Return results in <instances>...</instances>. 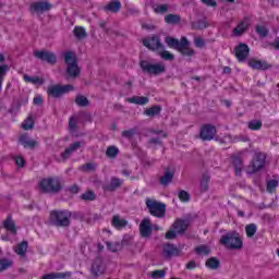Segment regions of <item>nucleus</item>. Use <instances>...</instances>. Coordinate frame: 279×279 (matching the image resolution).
<instances>
[{
  "label": "nucleus",
  "instance_id": "1",
  "mask_svg": "<svg viewBox=\"0 0 279 279\" xmlns=\"http://www.w3.org/2000/svg\"><path fill=\"white\" fill-rule=\"evenodd\" d=\"M165 40L168 47L175 49L179 51V53H181V56H187V58H191L195 53V50L191 48V43H189L186 37H182L181 40H178L168 36Z\"/></svg>",
  "mask_w": 279,
  "mask_h": 279
},
{
  "label": "nucleus",
  "instance_id": "2",
  "mask_svg": "<svg viewBox=\"0 0 279 279\" xmlns=\"http://www.w3.org/2000/svg\"><path fill=\"white\" fill-rule=\"evenodd\" d=\"M71 211L52 210L50 213V223L56 228H69L71 226Z\"/></svg>",
  "mask_w": 279,
  "mask_h": 279
},
{
  "label": "nucleus",
  "instance_id": "3",
  "mask_svg": "<svg viewBox=\"0 0 279 279\" xmlns=\"http://www.w3.org/2000/svg\"><path fill=\"white\" fill-rule=\"evenodd\" d=\"M220 244L227 247V250H241L243 247V240L239 235V232H229L221 236Z\"/></svg>",
  "mask_w": 279,
  "mask_h": 279
},
{
  "label": "nucleus",
  "instance_id": "4",
  "mask_svg": "<svg viewBox=\"0 0 279 279\" xmlns=\"http://www.w3.org/2000/svg\"><path fill=\"white\" fill-rule=\"evenodd\" d=\"M41 193H60L62 184L58 178L43 179L38 184Z\"/></svg>",
  "mask_w": 279,
  "mask_h": 279
},
{
  "label": "nucleus",
  "instance_id": "5",
  "mask_svg": "<svg viewBox=\"0 0 279 279\" xmlns=\"http://www.w3.org/2000/svg\"><path fill=\"white\" fill-rule=\"evenodd\" d=\"M146 207L153 217L162 219L167 213V205L156 199L146 198Z\"/></svg>",
  "mask_w": 279,
  "mask_h": 279
},
{
  "label": "nucleus",
  "instance_id": "6",
  "mask_svg": "<svg viewBox=\"0 0 279 279\" xmlns=\"http://www.w3.org/2000/svg\"><path fill=\"white\" fill-rule=\"evenodd\" d=\"M140 66L143 73H148V75H160L167 71V68L162 63H149V61H141Z\"/></svg>",
  "mask_w": 279,
  "mask_h": 279
},
{
  "label": "nucleus",
  "instance_id": "7",
  "mask_svg": "<svg viewBox=\"0 0 279 279\" xmlns=\"http://www.w3.org/2000/svg\"><path fill=\"white\" fill-rule=\"evenodd\" d=\"M73 88V85H50L47 88V95L53 97V99H60V97L66 95V93H71Z\"/></svg>",
  "mask_w": 279,
  "mask_h": 279
},
{
  "label": "nucleus",
  "instance_id": "8",
  "mask_svg": "<svg viewBox=\"0 0 279 279\" xmlns=\"http://www.w3.org/2000/svg\"><path fill=\"white\" fill-rule=\"evenodd\" d=\"M266 160L267 155H265V153H255L253 160L247 168L248 173H256L260 171V169H264Z\"/></svg>",
  "mask_w": 279,
  "mask_h": 279
},
{
  "label": "nucleus",
  "instance_id": "9",
  "mask_svg": "<svg viewBox=\"0 0 279 279\" xmlns=\"http://www.w3.org/2000/svg\"><path fill=\"white\" fill-rule=\"evenodd\" d=\"M143 45L150 51H163L165 46L160 43V37L158 35H153L151 37H147L143 39Z\"/></svg>",
  "mask_w": 279,
  "mask_h": 279
},
{
  "label": "nucleus",
  "instance_id": "10",
  "mask_svg": "<svg viewBox=\"0 0 279 279\" xmlns=\"http://www.w3.org/2000/svg\"><path fill=\"white\" fill-rule=\"evenodd\" d=\"M33 56H35L38 60H41V62H47L48 64H56L58 62V57H56V53L49 50H35Z\"/></svg>",
  "mask_w": 279,
  "mask_h": 279
},
{
  "label": "nucleus",
  "instance_id": "11",
  "mask_svg": "<svg viewBox=\"0 0 279 279\" xmlns=\"http://www.w3.org/2000/svg\"><path fill=\"white\" fill-rule=\"evenodd\" d=\"M53 5L47 1L33 2L29 7L31 14H45V12H49Z\"/></svg>",
  "mask_w": 279,
  "mask_h": 279
},
{
  "label": "nucleus",
  "instance_id": "12",
  "mask_svg": "<svg viewBox=\"0 0 279 279\" xmlns=\"http://www.w3.org/2000/svg\"><path fill=\"white\" fill-rule=\"evenodd\" d=\"M217 134V128L213 124H205L201 128L199 136L202 141H213Z\"/></svg>",
  "mask_w": 279,
  "mask_h": 279
},
{
  "label": "nucleus",
  "instance_id": "13",
  "mask_svg": "<svg viewBox=\"0 0 279 279\" xmlns=\"http://www.w3.org/2000/svg\"><path fill=\"white\" fill-rule=\"evenodd\" d=\"M247 56H250V47L247 44H240L235 47V58L239 62H245V60H247Z\"/></svg>",
  "mask_w": 279,
  "mask_h": 279
},
{
  "label": "nucleus",
  "instance_id": "14",
  "mask_svg": "<svg viewBox=\"0 0 279 279\" xmlns=\"http://www.w3.org/2000/svg\"><path fill=\"white\" fill-rule=\"evenodd\" d=\"M105 271L106 268L104 267V259L101 257H96L92 264L90 272L97 278L102 276Z\"/></svg>",
  "mask_w": 279,
  "mask_h": 279
},
{
  "label": "nucleus",
  "instance_id": "15",
  "mask_svg": "<svg viewBox=\"0 0 279 279\" xmlns=\"http://www.w3.org/2000/svg\"><path fill=\"white\" fill-rule=\"evenodd\" d=\"M122 185H123V180L117 177H112L109 183L102 185V189L108 193H114V191H117V189H121Z\"/></svg>",
  "mask_w": 279,
  "mask_h": 279
},
{
  "label": "nucleus",
  "instance_id": "16",
  "mask_svg": "<svg viewBox=\"0 0 279 279\" xmlns=\"http://www.w3.org/2000/svg\"><path fill=\"white\" fill-rule=\"evenodd\" d=\"M140 232L144 239H149L151 236V220L149 218H144L140 225Z\"/></svg>",
  "mask_w": 279,
  "mask_h": 279
},
{
  "label": "nucleus",
  "instance_id": "17",
  "mask_svg": "<svg viewBox=\"0 0 279 279\" xmlns=\"http://www.w3.org/2000/svg\"><path fill=\"white\" fill-rule=\"evenodd\" d=\"M248 66H251V69H255L256 71H267V69H271V64H269L267 61L256 59L250 60Z\"/></svg>",
  "mask_w": 279,
  "mask_h": 279
},
{
  "label": "nucleus",
  "instance_id": "18",
  "mask_svg": "<svg viewBox=\"0 0 279 279\" xmlns=\"http://www.w3.org/2000/svg\"><path fill=\"white\" fill-rule=\"evenodd\" d=\"M172 228L178 234H184L186 230H189V220L177 219L173 222Z\"/></svg>",
  "mask_w": 279,
  "mask_h": 279
},
{
  "label": "nucleus",
  "instance_id": "19",
  "mask_svg": "<svg viewBox=\"0 0 279 279\" xmlns=\"http://www.w3.org/2000/svg\"><path fill=\"white\" fill-rule=\"evenodd\" d=\"M82 147V142H74L72 145H70L61 154V157L66 160L71 158V154L77 151Z\"/></svg>",
  "mask_w": 279,
  "mask_h": 279
},
{
  "label": "nucleus",
  "instance_id": "20",
  "mask_svg": "<svg viewBox=\"0 0 279 279\" xmlns=\"http://www.w3.org/2000/svg\"><path fill=\"white\" fill-rule=\"evenodd\" d=\"M180 254V250L175 247L173 244L163 245V256L165 258H171L172 256H178Z\"/></svg>",
  "mask_w": 279,
  "mask_h": 279
},
{
  "label": "nucleus",
  "instance_id": "21",
  "mask_svg": "<svg viewBox=\"0 0 279 279\" xmlns=\"http://www.w3.org/2000/svg\"><path fill=\"white\" fill-rule=\"evenodd\" d=\"M105 12H111L112 14H117L121 12V1L119 0H111L105 8Z\"/></svg>",
  "mask_w": 279,
  "mask_h": 279
},
{
  "label": "nucleus",
  "instance_id": "22",
  "mask_svg": "<svg viewBox=\"0 0 279 279\" xmlns=\"http://www.w3.org/2000/svg\"><path fill=\"white\" fill-rule=\"evenodd\" d=\"M172 180H173V172L169 168H166L163 175L160 177L159 179V183L161 184V186H168V184H171Z\"/></svg>",
  "mask_w": 279,
  "mask_h": 279
},
{
  "label": "nucleus",
  "instance_id": "23",
  "mask_svg": "<svg viewBox=\"0 0 279 279\" xmlns=\"http://www.w3.org/2000/svg\"><path fill=\"white\" fill-rule=\"evenodd\" d=\"M20 143L23 145V147L28 149H34V147L38 146V142L36 140L29 138L27 135H22L20 137Z\"/></svg>",
  "mask_w": 279,
  "mask_h": 279
},
{
  "label": "nucleus",
  "instance_id": "24",
  "mask_svg": "<svg viewBox=\"0 0 279 279\" xmlns=\"http://www.w3.org/2000/svg\"><path fill=\"white\" fill-rule=\"evenodd\" d=\"M71 276H73V272L71 271L51 272V274L45 275L43 279H65V278H71Z\"/></svg>",
  "mask_w": 279,
  "mask_h": 279
},
{
  "label": "nucleus",
  "instance_id": "25",
  "mask_svg": "<svg viewBox=\"0 0 279 279\" xmlns=\"http://www.w3.org/2000/svg\"><path fill=\"white\" fill-rule=\"evenodd\" d=\"M151 10L155 12V14H167L169 12V9L171 5L169 4H158V3H151L150 4Z\"/></svg>",
  "mask_w": 279,
  "mask_h": 279
},
{
  "label": "nucleus",
  "instance_id": "26",
  "mask_svg": "<svg viewBox=\"0 0 279 279\" xmlns=\"http://www.w3.org/2000/svg\"><path fill=\"white\" fill-rule=\"evenodd\" d=\"M126 101L129 104H136V106H146V104H149V98L145 96H133L128 98Z\"/></svg>",
  "mask_w": 279,
  "mask_h": 279
},
{
  "label": "nucleus",
  "instance_id": "27",
  "mask_svg": "<svg viewBox=\"0 0 279 279\" xmlns=\"http://www.w3.org/2000/svg\"><path fill=\"white\" fill-rule=\"evenodd\" d=\"M233 167L235 169V175H240L241 171H243V159L240 156H232Z\"/></svg>",
  "mask_w": 279,
  "mask_h": 279
},
{
  "label": "nucleus",
  "instance_id": "28",
  "mask_svg": "<svg viewBox=\"0 0 279 279\" xmlns=\"http://www.w3.org/2000/svg\"><path fill=\"white\" fill-rule=\"evenodd\" d=\"M63 58L66 66H70L72 64H77V57H75V52L73 51L63 52Z\"/></svg>",
  "mask_w": 279,
  "mask_h": 279
},
{
  "label": "nucleus",
  "instance_id": "29",
  "mask_svg": "<svg viewBox=\"0 0 279 279\" xmlns=\"http://www.w3.org/2000/svg\"><path fill=\"white\" fill-rule=\"evenodd\" d=\"M65 75L66 77H73V78L77 77L80 75V66L77 65V63L68 65L65 70Z\"/></svg>",
  "mask_w": 279,
  "mask_h": 279
},
{
  "label": "nucleus",
  "instance_id": "30",
  "mask_svg": "<svg viewBox=\"0 0 279 279\" xmlns=\"http://www.w3.org/2000/svg\"><path fill=\"white\" fill-rule=\"evenodd\" d=\"M27 247H29L27 241H22L14 247V252L19 256H25V254H27Z\"/></svg>",
  "mask_w": 279,
  "mask_h": 279
},
{
  "label": "nucleus",
  "instance_id": "31",
  "mask_svg": "<svg viewBox=\"0 0 279 279\" xmlns=\"http://www.w3.org/2000/svg\"><path fill=\"white\" fill-rule=\"evenodd\" d=\"M111 223L113 228H117V230H122V228H125L128 226V220L121 219L119 216H113Z\"/></svg>",
  "mask_w": 279,
  "mask_h": 279
},
{
  "label": "nucleus",
  "instance_id": "32",
  "mask_svg": "<svg viewBox=\"0 0 279 279\" xmlns=\"http://www.w3.org/2000/svg\"><path fill=\"white\" fill-rule=\"evenodd\" d=\"M3 226H4L5 230L11 232V234H16V225L14 223V220H12V217L9 216L4 220Z\"/></svg>",
  "mask_w": 279,
  "mask_h": 279
},
{
  "label": "nucleus",
  "instance_id": "33",
  "mask_svg": "<svg viewBox=\"0 0 279 279\" xmlns=\"http://www.w3.org/2000/svg\"><path fill=\"white\" fill-rule=\"evenodd\" d=\"M182 21V17L178 14H168L165 16V22L168 23V25H178Z\"/></svg>",
  "mask_w": 279,
  "mask_h": 279
},
{
  "label": "nucleus",
  "instance_id": "34",
  "mask_svg": "<svg viewBox=\"0 0 279 279\" xmlns=\"http://www.w3.org/2000/svg\"><path fill=\"white\" fill-rule=\"evenodd\" d=\"M248 24L245 22H241L238 26L233 29L234 36H243L245 32H247Z\"/></svg>",
  "mask_w": 279,
  "mask_h": 279
},
{
  "label": "nucleus",
  "instance_id": "35",
  "mask_svg": "<svg viewBox=\"0 0 279 279\" xmlns=\"http://www.w3.org/2000/svg\"><path fill=\"white\" fill-rule=\"evenodd\" d=\"M73 34H74L75 38H77V40H84V38H86V36H87L86 28H84L82 26H75Z\"/></svg>",
  "mask_w": 279,
  "mask_h": 279
},
{
  "label": "nucleus",
  "instance_id": "36",
  "mask_svg": "<svg viewBox=\"0 0 279 279\" xmlns=\"http://www.w3.org/2000/svg\"><path fill=\"white\" fill-rule=\"evenodd\" d=\"M205 265L208 269H219V267H221V262H219L217 257H210L206 260Z\"/></svg>",
  "mask_w": 279,
  "mask_h": 279
},
{
  "label": "nucleus",
  "instance_id": "37",
  "mask_svg": "<svg viewBox=\"0 0 279 279\" xmlns=\"http://www.w3.org/2000/svg\"><path fill=\"white\" fill-rule=\"evenodd\" d=\"M161 110H162V107L153 106V107L146 109L144 111V114H146V117H156L157 114H160Z\"/></svg>",
  "mask_w": 279,
  "mask_h": 279
},
{
  "label": "nucleus",
  "instance_id": "38",
  "mask_svg": "<svg viewBox=\"0 0 279 279\" xmlns=\"http://www.w3.org/2000/svg\"><path fill=\"white\" fill-rule=\"evenodd\" d=\"M107 250L110 252H121L123 250V244L121 242H106Z\"/></svg>",
  "mask_w": 279,
  "mask_h": 279
},
{
  "label": "nucleus",
  "instance_id": "39",
  "mask_svg": "<svg viewBox=\"0 0 279 279\" xmlns=\"http://www.w3.org/2000/svg\"><path fill=\"white\" fill-rule=\"evenodd\" d=\"M75 104H76V106H80L81 108H86V106H88L90 104V101L88 100V98H86V96L78 95L75 98Z\"/></svg>",
  "mask_w": 279,
  "mask_h": 279
},
{
  "label": "nucleus",
  "instance_id": "40",
  "mask_svg": "<svg viewBox=\"0 0 279 279\" xmlns=\"http://www.w3.org/2000/svg\"><path fill=\"white\" fill-rule=\"evenodd\" d=\"M248 130L258 131L263 128V121L260 120H251L247 122Z\"/></svg>",
  "mask_w": 279,
  "mask_h": 279
},
{
  "label": "nucleus",
  "instance_id": "41",
  "mask_svg": "<svg viewBox=\"0 0 279 279\" xmlns=\"http://www.w3.org/2000/svg\"><path fill=\"white\" fill-rule=\"evenodd\" d=\"M258 230V227H256L255 223H250L245 227L246 236L248 239H252L254 234H256V231Z\"/></svg>",
  "mask_w": 279,
  "mask_h": 279
},
{
  "label": "nucleus",
  "instance_id": "42",
  "mask_svg": "<svg viewBox=\"0 0 279 279\" xmlns=\"http://www.w3.org/2000/svg\"><path fill=\"white\" fill-rule=\"evenodd\" d=\"M81 199L84 202H95V199H97V195L93 191H87L81 195Z\"/></svg>",
  "mask_w": 279,
  "mask_h": 279
},
{
  "label": "nucleus",
  "instance_id": "43",
  "mask_svg": "<svg viewBox=\"0 0 279 279\" xmlns=\"http://www.w3.org/2000/svg\"><path fill=\"white\" fill-rule=\"evenodd\" d=\"M208 182H210V177H208V174H204L201 179L202 193H206V191H208Z\"/></svg>",
  "mask_w": 279,
  "mask_h": 279
},
{
  "label": "nucleus",
  "instance_id": "44",
  "mask_svg": "<svg viewBox=\"0 0 279 279\" xmlns=\"http://www.w3.org/2000/svg\"><path fill=\"white\" fill-rule=\"evenodd\" d=\"M24 81L28 82L29 84H44L45 81H43V78L38 77V76H29L27 74L24 75Z\"/></svg>",
  "mask_w": 279,
  "mask_h": 279
},
{
  "label": "nucleus",
  "instance_id": "45",
  "mask_svg": "<svg viewBox=\"0 0 279 279\" xmlns=\"http://www.w3.org/2000/svg\"><path fill=\"white\" fill-rule=\"evenodd\" d=\"M8 71H10V65L8 64L0 65V86H2L3 80H5V76L8 75Z\"/></svg>",
  "mask_w": 279,
  "mask_h": 279
},
{
  "label": "nucleus",
  "instance_id": "46",
  "mask_svg": "<svg viewBox=\"0 0 279 279\" xmlns=\"http://www.w3.org/2000/svg\"><path fill=\"white\" fill-rule=\"evenodd\" d=\"M106 156L108 158H117L119 156V148L117 146H109L106 150Z\"/></svg>",
  "mask_w": 279,
  "mask_h": 279
},
{
  "label": "nucleus",
  "instance_id": "47",
  "mask_svg": "<svg viewBox=\"0 0 279 279\" xmlns=\"http://www.w3.org/2000/svg\"><path fill=\"white\" fill-rule=\"evenodd\" d=\"M255 32L258 34V36H260V38H267V36H269V29H267L265 26L257 25L255 27Z\"/></svg>",
  "mask_w": 279,
  "mask_h": 279
},
{
  "label": "nucleus",
  "instance_id": "48",
  "mask_svg": "<svg viewBox=\"0 0 279 279\" xmlns=\"http://www.w3.org/2000/svg\"><path fill=\"white\" fill-rule=\"evenodd\" d=\"M278 184H279L278 180L272 179V180L268 181L266 191L268 193H274V191H276V189H278Z\"/></svg>",
  "mask_w": 279,
  "mask_h": 279
},
{
  "label": "nucleus",
  "instance_id": "49",
  "mask_svg": "<svg viewBox=\"0 0 279 279\" xmlns=\"http://www.w3.org/2000/svg\"><path fill=\"white\" fill-rule=\"evenodd\" d=\"M11 266H12V260H10L8 258H1L0 259V274H1V271H5V269H10Z\"/></svg>",
  "mask_w": 279,
  "mask_h": 279
},
{
  "label": "nucleus",
  "instance_id": "50",
  "mask_svg": "<svg viewBox=\"0 0 279 279\" xmlns=\"http://www.w3.org/2000/svg\"><path fill=\"white\" fill-rule=\"evenodd\" d=\"M23 130H34V118L29 116L22 124Z\"/></svg>",
  "mask_w": 279,
  "mask_h": 279
},
{
  "label": "nucleus",
  "instance_id": "51",
  "mask_svg": "<svg viewBox=\"0 0 279 279\" xmlns=\"http://www.w3.org/2000/svg\"><path fill=\"white\" fill-rule=\"evenodd\" d=\"M195 252L197 254H203V256H208V254H210V248L206 245H199L196 246Z\"/></svg>",
  "mask_w": 279,
  "mask_h": 279
},
{
  "label": "nucleus",
  "instance_id": "52",
  "mask_svg": "<svg viewBox=\"0 0 279 279\" xmlns=\"http://www.w3.org/2000/svg\"><path fill=\"white\" fill-rule=\"evenodd\" d=\"M134 134H136V130L134 129L122 131L121 133L122 138H128V141H132V138H134Z\"/></svg>",
  "mask_w": 279,
  "mask_h": 279
},
{
  "label": "nucleus",
  "instance_id": "53",
  "mask_svg": "<svg viewBox=\"0 0 279 279\" xmlns=\"http://www.w3.org/2000/svg\"><path fill=\"white\" fill-rule=\"evenodd\" d=\"M159 54L162 58V60H169V61L175 60V56H173V53H171L167 50H161V52Z\"/></svg>",
  "mask_w": 279,
  "mask_h": 279
},
{
  "label": "nucleus",
  "instance_id": "54",
  "mask_svg": "<svg viewBox=\"0 0 279 279\" xmlns=\"http://www.w3.org/2000/svg\"><path fill=\"white\" fill-rule=\"evenodd\" d=\"M97 169V165L93 163V162H88V163H84L81 167V170L86 172V171H95Z\"/></svg>",
  "mask_w": 279,
  "mask_h": 279
},
{
  "label": "nucleus",
  "instance_id": "55",
  "mask_svg": "<svg viewBox=\"0 0 279 279\" xmlns=\"http://www.w3.org/2000/svg\"><path fill=\"white\" fill-rule=\"evenodd\" d=\"M179 199L181 202H189L191 199V195L189 194V192L182 190L179 192Z\"/></svg>",
  "mask_w": 279,
  "mask_h": 279
},
{
  "label": "nucleus",
  "instance_id": "56",
  "mask_svg": "<svg viewBox=\"0 0 279 279\" xmlns=\"http://www.w3.org/2000/svg\"><path fill=\"white\" fill-rule=\"evenodd\" d=\"M194 45L198 49H202V48L206 47V41H204V38H202V37H195L194 38Z\"/></svg>",
  "mask_w": 279,
  "mask_h": 279
},
{
  "label": "nucleus",
  "instance_id": "57",
  "mask_svg": "<svg viewBox=\"0 0 279 279\" xmlns=\"http://www.w3.org/2000/svg\"><path fill=\"white\" fill-rule=\"evenodd\" d=\"M69 130H70V132H76V130H77V122L75 121V118H70Z\"/></svg>",
  "mask_w": 279,
  "mask_h": 279
},
{
  "label": "nucleus",
  "instance_id": "58",
  "mask_svg": "<svg viewBox=\"0 0 279 279\" xmlns=\"http://www.w3.org/2000/svg\"><path fill=\"white\" fill-rule=\"evenodd\" d=\"M165 270H154L150 272L151 278L158 279V278H165Z\"/></svg>",
  "mask_w": 279,
  "mask_h": 279
},
{
  "label": "nucleus",
  "instance_id": "59",
  "mask_svg": "<svg viewBox=\"0 0 279 279\" xmlns=\"http://www.w3.org/2000/svg\"><path fill=\"white\" fill-rule=\"evenodd\" d=\"M178 236V233H175V231L173 230H169L167 233H166V239L168 241H173V239H177Z\"/></svg>",
  "mask_w": 279,
  "mask_h": 279
},
{
  "label": "nucleus",
  "instance_id": "60",
  "mask_svg": "<svg viewBox=\"0 0 279 279\" xmlns=\"http://www.w3.org/2000/svg\"><path fill=\"white\" fill-rule=\"evenodd\" d=\"M204 5H207L208 8H217V1L215 0H201Z\"/></svg>",
  "mask_w": 279,
  "mask_h": 279
},
{
  "label": "nucleus",
  "instance_id": "61",
  "mask_svg": "<svg viewBox=\"0 0 279 279\" xmlns=\"http://www.w3.org/2000/svg\"><path fill=\"white\" fill-rule=\"evenodd\" d=\"M137 14H140V11L137 9L129 8L126 10V16H137Z\"/></svg>",
  "mask_w": 279,
  "mask_h": 279
},
{
  "label": "nucleus",
  "instance_id": "62",
  "mask_svg": "<svg viewBox=\"0 0 279 279\" xmlns=\"http://www.w3.org/2000/svg\"><path fill=\"white\" fill-rule=\"evenodd\" d=\"M130 241H132V236L124 235L122 241L120 242V245H122V247H125V245H130Z\"/></svg>",
  "mask_w": 279,
  "mask_h": 279
},
{
  "label": "nucleus",
  "instance_id": "63",
  "mask_svg": "<svg viewBox=\"0 0 279 279\" xmlns=\"http://www.w3.org/2000/svg\"><path fill=\"white\" fill-rule=\"evenodd\" d=\"M15 165L17 167H25V159L23 157H15Z\"/></svg>",
  "mask_w": 279,
  "mask_h": 279
},
{
  "label": "nucleus",
  "instance_id": "64",
  "mask_svg": "<svg viewBox=\"0 0 279 279\" xmlns=\"http://www.w3.org/2000/svg\"><path fill=\"white\" fill-rule=\"evenodd\" d=\"M270 47H274V49L279 51V38L278 37L270 44Z\"/></svg>",
  "mask_w": 279,
  "mask_h": 279
}]
</instances>
